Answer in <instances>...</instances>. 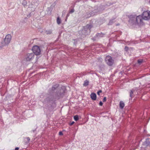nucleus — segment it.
<instances>
[{
  "label": "nucleus",
  "instance_id": "12",
  "mask_svg": "<svg viewBox=\"0 0 150 150\" xmlns=\"http://www.w3.org/2000/svg\"><path fill=\"white\" fill-rule=\"evenodd\" d=\"M125 106V103L122 101H120V107L121 109H122Z\"/></svg>",
  "mask_w": 150,
  "mask_h": 150
},
{
  "label": "nucleus",
  "instance_id": "2",
  "mask_svg": "<svg viewBox=\"0 0 150 150\" xmlns=\"http://www.w3.org/2000/svg\"><path fill=\"white\" fill-rule=\"evenodd\" d=\"M11 35L8 34L7 35L4 40L2 42V44L3 46L8 45L10 42L11 40Z\"/></svg>",
  "mask_w": 150,
  "mask_h": 150
},
{
  "label": "nucleus",
  "instance_id": "28",
  "mask_svg": "<svg viewBox=\"0 0 150 150\" xmlns=\"http://www.w3.org/2000/svg\"><path fill=\"white\" fill-rule=\"evenodd\" d=\"M26 139L28 141V142H29V141L30 140V138L29 137H27L26 138Z\"/></svg>",
  "mask_w": 150,
  "mask_h": 150
},
{
  "label": "nucleus",
  "instance_id": "27",
  "mask_svg": "<svg viewBox=\"0 0 150 150\" xmlns=\"http://www.w3.org/2000/svg\"><path fill=\"white\" fill-rule=\"evenodd\" d=\"M59 134L60 135H63V133L62 132H59Z\"/></svg>",
  "mask_w": 150,
  "mask_h": 150
},
{
  "label": "nucleus",
  "instance_id": "23",
  "mask_svg": "<svg viewBox=\"0 0 150 150\" xmlns=\"http://www.w3.org/2000/svg\"><path fill=\"white\" fill-rule=\"evenodd\" d=\"M101 92H102V91L101 90H100V91H98L97 92L98 95L99 96L100 95V93H101Z\"/></svg>",
  "mask_w": 150,
  "mask_h": 150
},
{
  "label": "nucleus",
  "instance_id": "7",
  "mask_svg": "<svg viewBox=\"0 0 150 150\" xmlns=\"http://www.w3.org/2000/svg\"><path fill=\"white\" fill-rule=\"evenodd\" d=\"M105 62L109 66L112 65L114 63V60L110 56H107L105 58Z\"/></svg>",
  "mask_w": 150,
  "mask_h": 150
},
{
  "label": "nucleus",
  "instance_id": "32",
  "mask_svg": "<svg viewBox=\"0 0 150 150\" xmlns=\"http://www.w3.org/2000/svg\"><path fill=\"white\" fill-rule=\"evenodd\" d=\"M69 16V13L68 14L67 16V18Z\"/></svg>",
  "mask_w": 150,
  "mask_h": 150
},
{
  "label": "nucleus",
  "instance_id": "19",
  "mask_svg": "<svg viewBox=\"0 0 150 150\" xmlns=\"http://www.w3.org/2000/svg\"><path fill=\"white\" fill-rule=\"evenodd\" d=\"M88 82L87 81H84L83 83L84 86H86L88 85Z\"/></svg>",
  "mask_w": 150,
  "mask_h": 150
},
{
  "label": "nucleus",
  "instance_id": "6",
  "mask_svg": "<svg viewBox=\"0 0 150 150\" xmlns=\"http://www.w3.org/2000/svg\"><path fill=\"white\" fill-rule=\"evenodd\" d=\"M34 57V54L33 53L27 54L25 56V59L27 62L32 60Z\"/></svg>",
  "mask_w": 150,
  "mask_h": 150
},
{
  "label": "nucleus",
  "instance_id": "33",
  "mask_svg": "<svg viewBox=\"0 0 150 150\" xmlns=\"http://www.w3.org/2000/svg\"><path fill=\"white\" fill-rule=\"evenodd\" d=\"M128 47H125V50H127L128 49Z\"/></svg>",
  "mask_w": 150,
  "mask_h": 150
},
{
  "label": "nucleus",
  "instance_id": "25",
  "mask_svg": "<svg viewBox=\"0 0 150 150\" xmlns=\"http://www.w3.org/2000/svg\"><path fill=\"white\" fill-rule=\"evenodd\" d=\"M103 103L101 101H100L99 103V105L100 106H102L103 105Z\"/></svg>",
  "mask_w": 150,
  "mask_h": 150
},
{
  "label": "nucleus",
  "instance_id": "9",
  "mask_svg": "<svg viewBox=\"0 0 150 150\" xmlns=\"http://www.w3.org/2000/svg\"><path fill=\"white\" fill-rule=\"evenodd\" d=\"M64 93V91L63 89H61L59 91H58L57 93V98L62 97Z\"/></svg>",
  "mask_w": 150,
  "mask_h": 150
},
{
  "label": "nucleus",
  "instance_id": "10",
  "mask_svg": "<svg viewBox=\"0 0 150 150\" xmlns=\"http://www.w3.org/2000/svg\"><path fill=\"white\" fill-rule=\"evenodd\" d=\"M143 144L146 146L150 145V139H146V141L143 143Z\"/></svg>",
  "mask_w": 150,
  "mask_h": 150
},
{
  "label": "nucleus",
  "instance_id": "17",
  "mask_svg": "<svg viewBox=\"0 0 150 150\" xmlns=\"http://www.w3.org/2000/svg\"><path fill=\"white\" fill-rule=\"evenodd\" d=\"M74 119L75 121H77L79 120V116L78 115H76L74 116Z\"/></svg>",
  "mask_w": 150,
  "mask_h": 150
},
{
  "label": "nucleus",
  "instance_id": "29",
  "mask_svg": "<svg viewBox=\"0 0 150 150\" xmlns=\"http://www.w3.org/2000/svg\"><path fill=\"white\" fill-rule=\"evenodd\" d=\"M112 20H110V21L109 24H111V23H112Z\"/></svg>",
  "mask_w": 150,
  "mask_h": 150
},
{
  "label": "nucleus",
  "instance_id": "21",
  "mask_svg": "<svg viewBox=\"0 0 150 150\" xmlns=\"http://www.w3.org/2000/svg\"><path fill=\"white\" fill-rule=\"evenodd\" d=\"M74 9H71L70 11H69V13H73L74 12Z\"/></svg>",
  "mask_w": 150,
  "mask_h": 150
},
{
  "label": "nucleus",
  "instance_id": "20",
  "mask_svg": "<svg viewBox=\"0 0 150 150\" xmlns=\"http://www.w3.org/2000/svg\"><path fill=\"white\" fill-rule=\"evenodd\" d=\"M143 62L142 60V59H139L137 61L138 63L139 64H141Z\"/></svg>",
  "mask_w": 150,
  "mask_h": 150
},
{
  "label": "nucleus",
  "instance_id": "31",
  "mask_svg": "<svg viewBox=\"0 0 150 150\" xmlns=\"http://www.w3.org/2000/svg\"><path fill=\"white\" fill-rule=\"evenodd\" d=\"M19 148L18 147H16L15 148V150H18L19 149Z\"/></svg>",
  "mask_w": 150,
  "mask_h": 150
},
{
  "label": "nucleus",
  "instance_id": "15",
  "mask_svg": "<svg viewBox=\"0 0 150 150\" xmlns=\"http://www.w3.org/2000/svg\"><path fill=\"white\" fill-rule=\"evenodd\" d=\"M57 23L58 24H59L61 23V20L59 17H58L57 20Z\"/></svg>",
  "mask_w": 150,
  "mask_h": 150
},
{
  "label": "nucleus",
  "instance_id": "22",
  "mask_svg": "<svg viewBox=\"0 0 150 150\" xmlns=\"http://www.w3.org/2000/svg\"><path fill=\"white\" fill-rule=\"evenodd\" d=\"M52 33L51 30H48L46 31V33L47 34H50Z\"/></svg>",
  "mask_w": 150,
  "mask_h": 150
},
{
  "label": "nucleus",
  "instance_id": "16",
  "mask_svg": "<svg viewBox=\"0 0 150 150\" xmlns=\"http://www.w3.org/2000/svg\"><path fill=\"white\" fill-rule=\"evenodd\" d=\"M58 86V84H56L55 85H54L52 87V90L53 91L55 89L57 88Z\"/></svg>",
  "mask_w": 150,
  "mask_h": 150
},
{
  "label": "nucleus",
  "instance_id": "30",
  "mask_svg": "<svg viewBox=\"0 0 150 150\" xmlns=\"http://www.w3.org/2000/svg\"><path fill=\"white\" fill-rule=\"evenodd\" d=\"M74 123V122L73 121L70 124V125H73Z\"/></svg>",
  "mask_w": 150,
  "mask_h": 150
},
{
  "label": "nucleus",
  "instance_id": "4",
  "mask_svg": "<svg viewBox=\"0 0 150 150\" xmlns=\"http://www.w3.org/2000/svg\"><path fill=\"white\" fill-rule=\"evenodd\" d=\"M143 18L145 20L150 19V11H144L142 14Z\"/></svg>",
  "mask_w": 150,
  "mask_h": 150
},
{
  "label": "nucleus",
  "instance_id": "18",
  "mask_svg": "<svg viewBox=\"0 0 150 150\" xmlns=\"http://www.w3.org/2000/svg\"><path fill=\"white\" fill-rule=\"evenodd\" d=\"M47 11H48V13L49 14H50L51 13V11H52L51 8H47Z\"/></svg>",
  "mask_w": 150,
  "mask_h": 150
},
{
  "label": "nucleus",
  "instance_id": "8",
  "mask_svg": "<svg viewBox=\"0 0 150 150\" xmlns=\"http://www.w3.org/2000/svg\"><path fill=\"white\" fill-rule=\"evenodd\" d=\"M137 90V88H133L130 91L129 93V96L131 98L134 96V95L137 94V93H136Z\"/></svg>",
  "mask_w": 150,
  "mask_h": 150
},
{
  "label": "nucleus",
  "instance_id": "14",
  "mask_svg": "<svg viewBox=\"0 0 150 150\" xmlns=\"http://www.w3.org/2000/svg\"><path fill=\"white\" fill-rule=\"evenodd\" d=\"M46 100L48 101H53V98L52 97V96H50L46 99Z\"/></svg>",
  "mask_w": 150,
  "mask_h": 150
},
{
  "label": "nucleus",
  "instance_id": "13",
  "mask_svg": "<svg viewBox=\"0 0 150 150\" xmlns=\"http://www.w3.org/2000/svg\"><path fill=\"white\" fill-rule=\"evenodd\" d=\"M104 35V34L102 33H98L96 34V37L99 38L100 37H102Z\"/></svg>",
  "mask_w": 150,
  "mask_h": 150
},
{
  "label": "nucleus",
  "instance_id": "1",
  "mask_svg": "<svg viewBox=\"0 0 150 150\" xmlns=\"http://www.w3.org/2000/svg\"><path fill=\"white\" fill-rule=\"evenodd\" d=\"M130 21H132L134 24H141L142 23L143 18L142 15H140L137 16L135 15L131 16Z\"/></svg>",
  "mask_w": 150,
  "mask_h": 150
},
{
  "label": "nucleus",
  "instance_id": "11",
  "mask_svg": "<svg viewBox=\"0 0 150 150\" xmlns=\"http://www.w3.org/2000/svg\"><path fill=\"white\" fill-rule=\"evenodd\" d=\"M91 97L92 99L95 100L96 98V94L94 93H92L91 95Z\"/></svg>",
  "mask_w": 150,
  "mask_h": 150
},
{
  "label": "nucleus",
  "instance_id": "24",
  "mask_svg": "<svg viewBox=\"0 0 150 150\" xmlns=\"http://www.w3.org/2000/svg\"><path fill=\"white\" fill-rule=\"evenodd\" d=\"M106 98L105 97H104L103 98V102H104L106 100Z\"/></svg>",
  "mask_w": 150,
  "mask_h": 150
},
{
  "label": "nucleus",
  "instance_id": "3",
  "mask_svg": "<svg viewBox=\"0 0 150 150\" xmlns=\"http://www.w3.org/2000/svg\"><path fill=\"white\" fill-rule=\"evenodd\" d=\"M91 28V27L90 25H87L83 27V29L82 30V34L85 35L88 34L90 32V29Z\"/></svg>",
  "mask_w": 150,
  "mask_h": 150
},
{
  "label": "nucleus",
  "instance_id": "5",
  "mask_svg": "<svg viewBox=\"0 0 150 150\" xmlns=\"http://www.w3.org/2000/svg\"><path fill=\"white\" fill-rule=\"evenodd\" d=\"M34 54L36 55H38L40 54L41 53V50L40 47L38 46H34L32 49Z\"/></svg>",
  "mask_w": 150,
  "mask_h": 150
},
{
  "label": "nucleus",
  "instance_id": "26",
  "mask_svg": "<svg viewBox=\"0 0 150 150\" xmlns=\"http://www.w3.org/2000/svg\"><path fill=\"white\" fill-rule=\"evenodd\" d=\"M23 3L24 4V5H25L26 4V2L25 1H23Z\"/></svg>",
  "mask_w": 150,
  "mask_h": 150
}]
</instances>
